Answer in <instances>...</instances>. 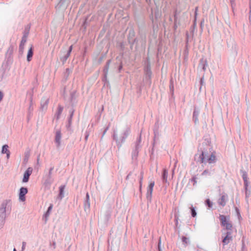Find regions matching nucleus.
<instances>
[{"mask_svg": "<svg viewBox=\"0 0 251 251\" xmlns=\"http://www.w3.org/2000/svg\"><path fill=\"white\" fill-rule=\"evenodd\" d=\"M58 114L59 115L62 113V112L63 111V108L61 106H59L58 108Z\"/></svg>", "mask_w": 251, "mask_h": 251, "instance_id": "21", "label": "nucleus"}, {"mask_svg": "<svg viewBox=\"0 0 251 251\" xmlns=\"http://www.w3.org/2000/svg\"><path fill=\"white\" fill-rule=\"evenodd\" d=\"M33 169L31 167H29L27 169L24 174V177L23 178V182L26 183L28 182L29 177L32 173Z\"/></svg>", "mask_w": 251, "mask_h": 251, "instance_id": "2", "label": "nucleus"}, {"mask_svg": "<svg viewBox=\"0 0 251 251\" xmlns=\"http://www.w3.org/2000/svg\"><path fill=\"white\" fill-rule=\"evenodd\" d=\"M26 37H23L21 40V44L20 45V48L21 50H24V46H25V43H26Z\"/></svg>", "mask_w": 251, "mask_h": 251, "instance_id": "13", "label": "nucleus"}, {"mask_svg": "<svg viewBox=\"0 0 251 251\" xmlns=\"http://www.w3.org/2000/svg\"><path fill=\"white\" fill-rule=\"evenodd\" d=\"M154 186V181L151 182L148 186V194H149L151 196L152 195Z\"/></svg>", "mask_w": 251, "mask_h": 251, "instance_id": "9", "label": "nucleus"}, {"mask_svg": "<svg viewBox=\"0 0 251 251\" xmlns=\"http://www.w3.org/2000/svg\"><path fill=\"white\" fill-rule=\"evenodd\" d=\"M52 207H53V204H50V206L48 208V209L46 214H45L46 217H48V216H49V215L50 214V212L52 210Z\"/></svg>", "mask_w": 251, "mask_h": 251, "instance_id": "15", "label": "nucleus"}, {"mask_svg": "<svg viewBox=\"0 0 251 251\" xmlns=\"http://www.w3.org/2000/svg\"><path fill=\"white\" fill-rule=\"evenodd\" d=\"M183 242H184L185 244H187L188 242V239L186 237H183L182 238Z\"/></svg>", "mask_w": 251, "mask_h": 251, "instance_id": "19", "label": "nucleus"}, {"mask_svg": "<svg viewBox=\"0 0 251 251\" xmlns=\"http://www.w3.org/2000/svg\"><path fill=\"white\" fill-rule=\"evenodd\" d=\"M72 49H73V46H71L69 48V50L68 53L67 54V57H69L70 56V54L72 50Z\"/></svg>", "mask_w": 251, "mask_h": 251, "instance_id": "20", "label": "nucleus"}, {"mask_svg": "<svg viewBox=\"0 0 251 251\" xmlns=\"http://www.w3.org/2000/svg\"><path fill=\"white\" fill-rule=\"evenodd\" d=\"M1 152L2 153L6 154L7 158H9L10 152V151L8 150V145H5L3 146Z\"/></svg>", "mask_w": 251, "mask_h": 251, "instance_id": "8", "label": "nucleus"}, {"mask_svg": "<svg viewBox=\"0 0 251 251\" xmlns=\"http://www.w3.org/2000/svg\"><path fill=\"white\" fill-rule=\"evenodd\" d=\"M143 178V175H142L141 177L140 178V188H141Z\"/></svg>", "mask_w": 251, "mask_h": 251, "instance_id": "23", "label": "nucleus"}, {"mask_svg": "<svg viewBox=\"0 0 251 251\" xmlns=\"http://www.w3.org/2000/svg\"><path fill=\"white\" fill-rule=\"evenodd\" d=\"M13 251H16V249H14Z\"/></svg>", "mask_w": 251, "mask_h": 251, "instance_id": "30", "label": "nucleus"}, {"mask_svg": "<svg viewBox=\"0 0 251 251\" xmlns=\"http://www.w3.org/2000/svg\"><path fill=\"white\" fill-rule=\"evenodd\" d=\"M227 197L226 195H222L218 200V204L222 207H224L226 204Z\"/></svg>", "mask_w": 251, "mask_h": 251, "instance_id": "5", "label": "nucleus"}, {"mask_svg": "<svg viewBox=\"0 0 251 251\" xmlns=\"http://www.w3.org/2000/svg\"><path fill=\"white\" fill-rule=\"evenodd\" d=\"M53 169V168H51L50 169V170H49V175H50H50H51V174H52V171Z\"/></svg>", "mask_w": 251, "mask_h": 251, "instance_id": "25", "label": "nucleus"}, {"mask_svg": "<svg viewBox=\"0 0 251 251\" xmlns=\"http://www.w3.org/2000/svg\"><path fill=\"white\" fill-rule=\"evenodd\" d=\"M206 203L207 205V206H208V207L211 208V207H212L213 203H212V202H211V201H210L209 199H207L206 200Z\"/></svg>", "mask_w": 251, "mask_h": 251, "instance_id": "16", "label": "nucleus"}, {"mask_svg": "<svg viewBox=\"0 0 251 251\" xmlns=\"http://www.w3.org/2000/svg\"><path fill=\"white\" fill-rule=\"evenodd\" d=\"M199 161L200 162V163H203L205 162V159H204V152H202L201 153L200 155V156H199Z\"/></svg>", "mask_w": 251, "mask_h": 251, "instance_id": "14", "label": "nucleus"}, {"mask_svg": "<svg viewBox=\"0 0 251 251\" xmlns=\"http://www.w3.org/2000/svg\"><path fill=\"white\" fill-rule=\"evenodd\" d=\"M64 188H65L64 186H61V187H60L59 190H60V195H63Z\"/></svg>", "mask_w": 251, "mask_h": 251, "instance_id": "18", "label": "nucleus"}, {"mask_svg": "<svg viewBox=\"0 0 251 251\" xmlns=\"http://www.w3.org/2000/svg\"><path fill=\"white\" fill-rule=\"evenodd\" d=\"M197 10H198V7H196V11H195V12H196V14H197Z\"/></svg>", "mask_w": 251, "mask_h": 251, "instance_id": "28", "label": "nucleus"}, {"mask_svg": "<svg viewBox=\"0 0 251 251\" xmlns=\"http://www.w3.org/2000/svg\"><path fill=\"white\" fill-rule=\"evenodd\" d=\"M168 172L167 170L164 169L163 170V175H162V178L163 179L164 182H167L168 181Z\"/></svg>", "mask_w": 251, "mask_h": 251, "instance_id": "12", "label": "nucleus"}, {"mask_svg": "<svg viewBox=\"0 0 251 251\" xmlns=\"http://www.w3.org/2000/svg\"><path fill=\"white\" fill-rule=\"evenodd\" d=\"M190 209L191 210V214H192V217H195L197 215V213L195 210V208L194 207H191V208H190Z\"/></svg>", "mask_w": 251, "mask_h": 251, "instance_id": "17", "label": "nucleus"}, {"mask_svg": "<svg viewBox=\"0 0 251 251\" xmlns=\"http://www.w3.org/2000/svg\"><path fill=\"white\" fill-rule=\"evenodd\" d=\"M208 174H209V171L208 170H205L203 172V173H202V175L203 176H205V175H207Z\"/></svg>", "mask_w": 251, "mask_h": 251, "instance_id": "22", "label": "nucleus"}, {"mask_svg": "<svg viewBox=\"0 0 251 251\" xmlns=\"http://www.w3.org/2000/svg\"><path fill=\"white\" fill-rule=\"evenodd\" d=\"M232 236L231 233L228 231L226 233V235L224 237L222 242L224 245H227L232 240Z\"/></svg>", "mask_w": 251, "mask_h": 251, "instance_id": "3", "label": "nucleus"}, {"mask_svg": "<svg viewBox=\"0 0 251 251\" xmlns=\"http://www.w3.org/2000/svg\"><path fill=\"white\" fill-rule=\"evenodd\" d=\"M160 242L159 243V244H158V248H159V250H160Z\"/></svg>", "mask_w": 251, "mask_h": 251, "instance_id": "27", "label": "nucleus"}, {"mask_svg": "<svg viewBox=\"0 0 251 251\" xmlns=\"http://www.w3.org/2000/svg\"><path fill=\"white\" fill-rule=\"evenodd\" d=\"M61 138V134L60 131H57L56 132L55 141L56 143L57 144V146H59L60 145V141Z\"/></svg>", "mask_w": 251, "mask_h": 251, "instance_id": "7", "label": "nucleus"}, {"mask_svg": "<svg viewBox=\"0 0 251 251\" xmlns=\"http://www.w3.org/2000/svg\"><path fill=\"white\" fill-rule=\"evenodd\" d=\"M207 162L209 164L214 163L216 161V157L214 152L212 153L210 156L207 159Z\"/></svg>", "mask_w": 251, "mask_h": 251, "instance_id": "6", "label": "nucleus"}, {"mask_svg": "<svg viewBox=\"0 0 251 251\" xmlns=\"http://www.w3.org/2000/svg\"><path fill=\"white\" fill-rule=\"evenodd\" d=\"M220 220L221 222V224L223 226L226 227L227 229H230L232 227V225L229 222V218L226 216L220 215Z\"/></svg>", "mask_w": 251, "mask_h": 251, "instance_id": "1", "label": "nucleus"}, {"mask_svg": "<svg viewBox=\"0 0 251 251\" xmlns=\"http://www.w3.org/2000/svg\"><path fill=\"white\" fill-rule=\"evenodd\" d=\"M27 189L26 188L22 187L20 189L19 193V200L22 201H24L25 200V196L27 193Z\"/></svg>", "mask_w": 251, "mask_h": 251, "instance_id": "4", "label": "nucleus"}, {"mask_svg": "<svg viewBox=\"0 0 251 251\" xmlns=\"http://www.w3.org/2000/svg\"><path fill=\"white\" fill-rule=\"evenodd\" d=\"M3 97V95L1 92L0 91V101L2 100Z\"/></svg>", "mask_w": 251, "mask_h": 251, "instance_id": "24", "label": "nucleus"}, {"mask_svg": "<svg viewBox=\"0 0 251 251\" xmlns=\"http://www.w3.org/2000/svg\"><path fill=\"white\" fill-rule=\"evenodd\" d=\"M86 198L87 199H88L89 198V194L88 193H87V194H86Z\"/></svg>", "mask_w": 251, "mask_h": 251, "instance_id": "26", "label": "nucleus"}, {"mask_svg": "<svg viewBox=\"0 0 251 251\" xmlns=\"http://www.w3.org/2000/svg\"><path fill=\"white\" fill-rule=\"evenodd\" d=\"M3 212H5V209L3 210H2Z\"/></svg>", "mask_w": 251, "mask_h": 251, "instance_id": "29", "label": "nucleus"}, {"mask_svg": "<svg viewBox=\"0 0 251 251\" xmlns=\"http://www.w3.org/2000/svg\"><path fill=\"white\" fill-rule=\"evenodd\" d=\"M33 55V50H32V47H31L29 49L27 54V60L29 62L32 58Z\"/></svg>", "mask_w": 251, "mask_h": 251, "instance_id": "11", "label": "nucleus"}, {"mask_svg": "<svg viewBox=\"0 0 251 251\" xmlns=\"http://www.w3.org/2000/svg\"><path fill=\"white\" fill-rule=\"evenodd\" d=\"M242 177L244 180V185L246 187H247L248 185V174L247 172H244L242 175Z\"/></svg>", "mask_w": 251, "mask_h": 251, "instance_id": "10", "label": "nucleus"}]
</instances>
